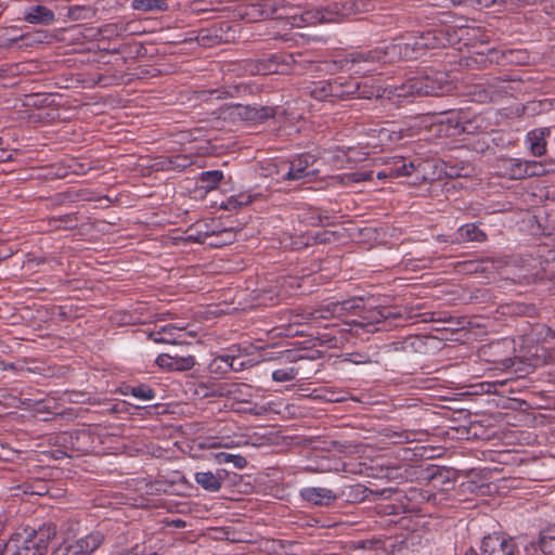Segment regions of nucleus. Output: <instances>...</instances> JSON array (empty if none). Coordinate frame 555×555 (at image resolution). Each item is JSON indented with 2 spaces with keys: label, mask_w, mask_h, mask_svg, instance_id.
<instances>
[{
  "label": "nucleus",
  "mask_w": 555,
  "mask_h": 555,
  "mask_svg": "<svg viewBox=\"0 0 555 555\" xmlns=\"http://www.w3.org/2000/svg\"><path fill=\"white\" fill-rule=\"evenodd\" d=\"M255 196L249 192H242L240 194L229 197L224 203L223 207L228 210L237 209L246 206L254 201Z\"/></svg>",
  "instance_id": "obj_23"
},
{
  "label": "nucleus",
  "mask_w": 555,
  "mask_h": 555,
  "mask_svg": "<svg viewBox=\"0 0 555 555\" xmlns=\"http://www.w3.org/2000/svg\"><path fill=\"white\" fill-rule=\"evenodd\" d=\"M417 436H418V434L415 431H406L400 436L401 437L400 441H404V442L415 441L418 439Z\"/></svg>",
  "instance_id": "obj_35"
},
{
  "label": "nucleus",
  "mask_w": 555,
  "mask_h": 555,
  "mask_svg": "<svg viewBox=\"0 0 555 555\" xmlns=\"http://www.w3.org/2000/svg\"><path fill=\"white\" fill-rule=\"evenodd\" d=\"M401 138L400 133L395 130H389L387 128H380L378 130V142H369L367 146L372 149H376L377 146L387 145L388 142L395 143Z\"/></svg>",
  "instance_id": "obj_26"
},
{
  "label": "nucleus",
  "mask_w": 555,
  "mask_h": 555,
  "mask_svg": "<svg viewBox=\"0 0 555 555\" xmlns=\"http://www.w3.org/2000/svg\"><path fill=\"white\" fill-rule=\"evenodd\" d=\"M130 395L140 400H153L155 398L154 390L145 385H139L131 387Z\"/></svg>",
  "instance_id": "obj_32"
},
{
  "label": "nucleus",
  "mask_w": 555,
  "mask_h": 555,
  "mask_svg": "<svg viewBox=\"0 0 555 555\" xmlns=\"http://www.w3.org/2000/svg\"><path fill=\"white\" fill-rule=\"evenodd\" d=\"M483 555H538L535 542L528 537L489 534L481 542Z\"/></svg>",
  "instance_id": "obj_5"
},
{
  "label": "nucleus",
  "mask_w": 555,
  "mask_h": 555,
  "mask_svg": "<svg viewBox=\"0 0 555 555\" xmlns=\"http://www.w3.org/2000/svg\"><path fill=\"white\" fill-rule=\"evenodd\" d=\"M451 90L446 81L444 74L436 73L434 76H417L409 78L400 86H380L382 99H388L395 103L401 102L413 95H443Z\"/></svg>",
  "instance_id": "obj_4"
},
{
  "label": "nucleus",
  "mask_w": 555,
  "mask_h": 555,
  "mask_svg": "<svg viewBox=\"0 0 555 555\" xmlns=\"http://www.w3.org/2000/svg\"><path fill=\"white\" fill-rule=\"evenodd\" d=\"M538 555H555V528H548L540 535Z\"/></svg>",
  "instance_id": "obj_18"
},
{
  "label": "nucleus",
  "mask_w": 555,
  "mask_h": 555,
  "mask_svg": "<svg viewBox=\"0 0 555 555\" xmlns=\"http://www.w3.org/2000/svg\"><path fill=\"white\" fill-rule=\"evenodd\" d=\"M414 164L413 163H403L401 166L396 168H390L389 175L391 177H408L411 176L414 171Z\"/></svg>",
  "instance_id": "obj_33"
},
{
  "label": "nucleus",
  "mask_w": 555,
  "mask_h": 555,
  "mask_svg": "<svg viewBox=\"0 0 555 555\" xmlns=\"http://www.w3.org/2000/svg\"><path fill=\"white\" fill-rule=\"evenodd\" d=\"M243 443V438L241 437H231V436H221L208 439L204 446L208 448H237Z\"/></svg>",
  "instance_id": "obj_21"
},
{
  "label": "nucleus",
  "mask_w": 555,
  "mask_h": 555,
  "mask_svg": "<svg viewBox=\"0 0 555 555\" xmlns=\"http://www.w3.org/2000/svg\"><path fill=\"white\" fill-rule=\"evenodd\" d=\"M372 178L371 171H354V172H345L338 173L330 177V184L336 185H350L353 183H360L366 181Z\"/></svg>",
  "instance_id": "obj_14"
},
{
  "label": "nucleus",
  "mask_w": 555,
  "mask_h": 555,
  "mask_svg": "<svg viewBox=\"0 0 555 555\" xmlns=\"http://www.w3.org/2000/svg\"><path fill=\"white\" fill-rule=\"evenodd\" d=\"M24 493L42 495L44 492L41 491V490H34V489H30L29 487H25L24 488Z\"/></svg>",
  "instance_id": "obj_36"
},
{
  "label": "nucleus",
  "mask_w": 555,
  "mask_h": 555,
  "mask_svg": "<svg viewBox=\"0 0 555 555\" xmlns=\"http://www.w3.org/2000/svg\"><path fill=\"white\" fill-rule=\"evenodd\" d=\"M459 235L462 240L467 242H482L486 240V234L474 223L462 225L459 229Z\"/></svg>",
  "instance_id": "obj_22"
},
{
  "label": "nucleus",
  "mask_w": 555,
  "mask_h": 555,
  "mask_svg": "<svg viewBox=\"0 0 555 555\" xmlns=\"http://www.w3.org/2000/svg\"><path fill=\"white\" fill-rule=\"evenodd\" d=\"M311 94L318 100H325L327 98L347 99L349 96L363 99L383 98L380 85L374 78L359 81L358 78L346 79L338 77L333 81H319L311 90Z\"/></svg>",
  "instance_id": "obj_3"
},
{
  "label": "nucleus",
  "mask_w": 555,
  "mask_h": 555,
  "mask_svg": "<svg viewBox=\"0 0 555 555\" xmlns=\"http://www.w3.org/2000/svg\"><path fill=\"white\" fill-rule=\"evenodd\" d=\"M356 363H363L365 362L364 360H359V361H354Z\"/></svg>",
  "instance_id": "obj_42"
},
{
  "label": "nucleus",
  "mask_w": 555,
  "mask_h": 555,
  "mask_svg": "<svg viewBox=\"0 0 555 555\" xmlns=\"http://www.w3.org/2000/svg\"><path fill=\"white\" fill-rule=\"evenodd\" d=\"M5 159H7V155H5V153L2 151V152L0 153V162H3V160H5Z\"/></svg>",
  "instance_id": "obj_40"
},
{
  "label": "nucleus",
  "mask_w": 555,
  "mask_h": 555,
  "mask_svg": "<svg viewBox=\"0 0 555 555\" xmlns=\"http://www.w3.org/2000/svg\"><path fill=\"white\" fill-rule=\"evenodd\" d=\"M56 534V528L52 524H44L24 540L27 545L36 551V555H44L48 551L51 540Z\"/></svg>",
  "instance_id": "obj_9"
},
{
  "label": "nucleus",
  "mask_w": 555,
  "mask_h": 555,
  "mask_svg": "<svg viewBox=\"0 0 555 555\" xmlns=\"http://www.w3.org/2000/svg\"><path fill=\"white\" fill-rule=\"evenodd\" d=\"M387 176H390V175H389V173H385V172H378V173H377V178H378V179H384V178H386Z\"/></svg>",
  "instance_id": "obj_39"
},
{
  "label": "nucleus",
  "mask_w": 555,
  "mask_h": 555,
  "mask_svg": "<svg viewBox=\"0 0 555 555\" xmlns=\"http://www.w3.org/2000/svg\"><path fill=\"white\" fill-rule=\"evenodd\" d=\"M548 133L546 129H534L528 132L527 142L530 151L534 156H542L545 151V135Z\"/></svg>",
  "instance_id": "obj_15"
},
{
  "label": "nucleus",
  "mask_w": 555,
  "mask_h": 555,
  "mask_svg": "<svg viewBox=\"0 0 555 555\" xmlns=\"http://www.w3.org/2000/svg\"><path fill=\"white\" fill-rule=\"evenodd\" d=\"M36 551H33L27 543L23 540L22 543L17 539H11L4 544L3 552L0 555H36Z\"/></svg>",
  "instance_id": "obj_20"
},
{
  "label": "nucleus",
  "mask_w": 555,
  "mask_h": 555,
  "mask_svg": "<svg viewBox=\"0 0 555 555\" xmlns=\"http://www.w3.org/2000/svg\"><path fill=\"white\" fill-rule=\"evenodd\" d=\"M297 375L294 367L278 369L272 372V379L274 382L284 383L293 380Z\"/></svg>",
  "instance_id": "obj_31"
},
{
  "label": "nucleus",
  "mask_w": 555,
  "mask_h": 555,
  "mask_svg": "<svg viewBox=\"0 0 555 555\" xmlns=\"http://www.w3.org/2000/svg\"><path fill=\"white\" fill-rule=\"evenodd\" d=\"M440 124H446V126L448 127V129L446 130V134L448 135H455L466 131V127L461 121L459 114H451L450 116L444 117L443 119L440 120Z\"/></svg>",
  "instance_id": "obj_24"
},
{
  "label": "nucleus",
  "mask_w": 555,
  "mask_h": 555,
  "mask_svg": "<svg viewBox=\"0 0 555 555\" xmlns=\"http://www.w3.org/2000/svg\"><path fill=\"white\" fill-rule=\"evenodd\" d=\"M524 160L517 158H508L502 160V173L509 179H525L526 169Z\"/></svg>",
  "instance_id": "obj_16"
},
{
  "label": "nucleus",
  "mask_w": 555,
  "mask_h": 555,
  "mask_svg": "<svg viewBox=\"0 0 555 555\" xmlns=\"http://www.w3.org/2000/svg\"><path fill=\"white\" fill-rule=\"evenodd\" d=\"M264 411H266V409H264V408H259V409H257V408H253V409H249V412H251V413H254V414H261V413H263Z\"/></svg>",
  "instance_id": "obj_37"
},
{
  "label": "nucleus",
  "mask_w": 555,
  "mask_h": 555,
  "mask_svg": "<svg viewBox=\"0 0 555 555\" xmlns=\"http://www.w3.org/2000/svg\"><path fill=\"white\" fill-rule=\"evenodd\" d=\"M464 555H478L477 552L473 548H469L466 551V553Z\"/></svg>",
  "instance_id": "obj_38"
},
{
  "label": "nucleus",
  "mask_w": 555,
  "mask_h": 555,
  "mask_svg": "<svg viewBox=\"0 0 555 555\" xmlns=\"http://www.w3.org/2000/svg\"><path fill=\"white\" fill-rule=\"evenodd\" d=\"M314 158L312 155L302 154L299 155L291 163L289 170L286 173L288 180H304V183L310 182L315 171H308V167L312 165Z\"/></svg>",
  "instance_id": "obj_10"
},
{
  "label": "nucleus",
  "mask_w": 555,
  "mask_h": 555,
  "mask_svg": "<svg viewBox=\"0 0 555 555\" xmlns=\"http://www.w3.org/2000/svg\"><path fill=\"white\" fill-rule=\"evenodd\" d=\"M222 179L223 172L220 170L203 171L199 175V181L203 183V188L206 189V191L216 189Z\"/></svg>",
  "instance_id": "obj_25"
},
{
  "label": "nucleus",
  "mask_w": 555,
  "mask_h": 555,
  "mask_svg": "<svg viewBox=\"0 0 555 555\" xmlns=\"http://www.w3.org/2000/svg\"><path fill=\"white\" fill-rule=\"evenodd\" d=\"M177 527L181 526L182 520L178 519L177 521H173Z\"/></svg>",
  "instance_id": "obj_41"
},
{
  "label": "nucleus",
  "mask_w": 555,
  "mask_h": 555,
  "mask_svg": "<svg viewBox=\"0 0 555 555\" xmlns=\"http://www.w3.org/2000/svg\"><path fill=\"white\" fill-rule=\"evenodd\" d=\"M352 467L347 469V472L362 475L366 477H376V478H388V479H413L417 474L420 467L418 466H390L385 465L384 463H376L373 465H367L366 463H358L350 464Z\"/></svg>",
  "instance_id": "obj_6"
},
{
  "label": "nucleus",
  "mask_w": 555,
  "mask_h": 555,
  "mask_svg": "<svg viewBox=\"0 0 555 555\" xmlns=\"http://www.w3.org/2000/svg\"><path fill=\"white\" fill-rule=\"evenodd\" d=\"M195 481L205 490L216 492L221 488L222 479L210 470L195 474Z\"/></svg>",
  "instance_id": "obj_17"
},
{
  "label": "nucleus",
  "mask_w": 555,
  "mask_h": 555,
  "mask_svg": "<svg viewBox=\"0 0 555 555\" xmlns=\"http://www.w3.org/2000/svg\"><path fill=\"white\" fill-rule=\"evenodd\" d=\"M346 4L335 2L324 9H312L302 15L307 24L334 23L340 21L346 15Z\"/></svg>",
  "instance_id": "obj_8"
},
{
  "label": "nucleus",
  "mask_w": 555,
  "mask_h": 555,
  "mask_svg": "<svg viewBox=\"0 0 555 555\" xmlns=\"http://www.w3.org/2000/svg\"><path fill=\"white\" fill-rule=\"evenodd\" d=\"M183 326H177L173 324H166L152 331L149 334V338L158 344H181L183 336Z\"/></svg>",
  "instance_id": "obj_11"
},
{
  "label": "nucleus",
  "mask_w": 555,
  "mask_h": 555,
  "mask_svg": "<svg viewBox=\"0 0 555 555\" xmlns=\"http://www.w3.org/2000/svg\"><path fill=\"white\" fill-rule=\"evenodd\" d=\"M251 387L246 384L232 385L231 389L229 390L233 398L238 401H247V398L251 396Z\"/></svg>",
  "instance_id": "obj_30"
},
{
  "label": "nucleus",
  "mask_w": 555,
  "mask_h": 555,
  "mask_svg": "<svg viewBox=\"0 0 555 555\" xmlns=\"http://www.w3.org/2000/svg\"><path fill=\"white\" fill-rule=\"evenodd\" d=\"M436 36L433 31L423 33L413 44L409 42H397L386 47L385 51L375 50L359 53L352 57L349 70L357 75H365L376 70L374 63H387L401 59L417 57L422 49L435 48Z\"/></svg>",
  "instance_id": "obj_2"
},
{
  "label": "nucleus",
  "mask_w": 555,
  "mask_h": 555,
  "mask_svg": "<svg viewBox=\"0 0 555 555\" xmlns=\"http://www.w3.org/2000/svg\"><path fill=\"white\" fill-rule=\"evenodd\" d=\"M25 18L33 24L50 23L54 20V14L43 5H35L27 11Z\"/></svg>",
  "instance_id": "obj_19"
},
{
  "label": "nucleus",
  "mask_w": 555,
  "mask_h": 555,
  "mask_svg": "<svg viewBox=\"0 0 555 555\" xmlns=\"http://www.w3.org/2000/svg\"><path fill=\"white\" fill-rule=\"evenodd\" d=\"M102 541L103 537L100 532H92L76 541H65L51 555H88L94 552Z\"/></svg>",
  "instance_id": "obj_7"
},
{
  "label": "nucleus",
  "mask_w": 555,
  "mask_h": 555,
  "mask_svg": "<svg viewBox=\"0 0 555 555\" xmlns=\"http://www.w3.org/2000/svg\"><path fill=\"white\" fill-rule=\"evenodd\" d=\"M215 461L218 464L232 463L235 468H244L247 465V461L244 456L238 454H232L227 452H218L215 454Z\"/></svg>",
  "instance_id": "obj_27"
},
{
  "label": "nucleus",
  "mask_w": 555,
  "mask_h": 555,
  "mask_svg": "<svg viewBox=\"0 0 555 555\" xmlns=\"http://www.w3.org/2000/svg\"><path fill=\"white\" fill-rule=\"evenodd\" d=\"M524 168L526 169V178L539 177L547 172L545 166L542 163L535 160H524Z\"/></svg>",
  "instance_id": "obj_29"
},
{
  "label": "nucleus",
  "mask_w": 555,
  "mask_h": 555,
  "mask_svg": "<svg viewBox=\"0 0 555 555\" xmlns=\"http://www.w3.org/2000/svg\"><path fill=\"white\" fill-rule=\"evenodd\" d=\"M300 495L305 501L320 506H327L336 499V495L331 489L322 487L304 488L300 491Z\"/></svg>",
  "instance_id": "obj_13"
},
{
  "label": "nucleus",
  "mask_w": 555,
  "mask_h": 555,
  "mask_svg": "<svg viewBox=\"0 0 555 555\" xmlns=\"http://www.w3.org/2000/svg\"><path fill=\"white\" fill-rule=\"evenodd\" d=\"M155 363L167 371H188L195 365V360L192 356L188 357H175L168 353L159 354Z\"/></svg>",
  "instance_id": "obj_12"
},
{
  "label": "nucleus",
  "mask_w": 555,
  "mask_h": 555,
  "mask_svg": "<svg viewBox=\"0 0 555 555\" xmlns=\"http://www.w3.org/2000/svg\"><path fill=\"white\" fill-rule=\"evenodd\" d=\"M243 362L238 361L235 358L230 359V357H219L214 360L211 363V366H217V369L222 370L225 372L227 370H234L237 371L240 367H242Z\"/></svg>",
  "instance_id": "obj_28"
},
{
  "label": "nucleus",
  "mask_w": 555,
  "mask_h": 555,
  "mask_svg": "<svg viewBox=\"0 0 555 555\" xmlns=\"http://www.w3.org/2000/svg\"><path fill=\"white\" fill-rule=\"evenodd\" d=\"M399 313L389 309H364L362 298H351L341 302H330L312 312V320L335 318L337 322L324 325L327 332L321 334V341L330 348H343L351 343L354 336L380 330L377 325Z\"/></svg>",
  "instance_id": "obj_1"
},
{
  "label": "nucleus",
  "mask_w": 555,
  "mask_h": 555,
  "mask_svg": "<svg viewBox=\"0 0 555 555\" xmlns=\"http://www.w3.org/2000/svg\"><path fill=\"white\" fill-rule=\"evenodd\" d=\"M159 0H133L131 3L132 9L141 11H151L158 8Z\"/></svg>",
  "instance_id": "obj_34"
}]
</instances>
